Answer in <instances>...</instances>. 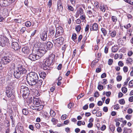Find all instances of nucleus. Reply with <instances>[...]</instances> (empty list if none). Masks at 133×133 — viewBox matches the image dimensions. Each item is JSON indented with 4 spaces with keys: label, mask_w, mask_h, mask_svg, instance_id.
<instances>
[{
    "label": "nucleus",
    "mask_w": 133,
    "mask_h": 133,
    "mask_svg": "<svg viewBox=\"0 0 133 133\" xmlns=\"http://www.w3.org/2000/svg\"><path fill=\"white\" fill-rule=\"evenodd\" d=\"M72 38L73 40H75L76 38V34H73L72 35Z\"/></svg>",
    "instance_id": "e2e57ef3"
},
{
    "label": "nucleus",
    "mask_w": 133,
    "mask_h": 133,
    "mask_svg": "<svg viewBox=\"0 0 133 133\" xmlns=\"http://www.w3.org/2000/svg\"><path fill=\"white\" fill-rule=\"evenodd\" d=\"M89 27L90 28V26L89 24L87 25L85 28V31L86 32L88 33L89 30Z\"/></svg>",
    "instance_id": "a19ab883"
},
{
    "label": "nucleus",
    "mask_w": 133,
    "mask_h": 133,
    "mask_svg": "<svg viewBox=\"0 0 133 133\" xmlns=\"http://www.w3.org/2000/svg\"><path fill=\"white\" fill-rule=\"evenodd\" d=\"M68 9L69 10L72 11L74 10V8L71 5H68Z\"/></svg>",
    "instance_id": "774afa93"
},
{
    "label": "nucleus",
    "mask_w": 133,
    "mask_h": 133,
    "mask_svg": "<svg viewBox=\"0 0 133 133\" xmlns=\"http://www.w3.org/2000/svg\"><path fill=\"white\" fill-rule=\"evenodd\" d=\"M57 7L58 9L59 10L60 13H61V12H62L63 10V8L62 5H61V4H59V3H58Z\"/></svg>",
    "instance_id": "4be33fe9"
},
{
    "label": "nucleus",
    "mask_w": 133,
    "mask_h": 133,
    "mask_svg": "<svg viewBox=\"0 0 133 133\" xmlns=\"http://www.w3.org/2000/svg\"><path fill=\"white\" fill-rule=\"evenodd\" d=\"M17 70L23 75L26 73V70L23 67V66L21 64L18 65L17 67Z\"/></svg>",
    "instance_id": "1a4fd4ad"
},
{
    "label": "nucleus",
    "mask_w": 133,
    "mask_h": 133,
    "mask_svg": "<svg viewBox=\"0 0 133 133\" xmlns=\"http://www.w3.org/2000/svg\"><path fill=\"white\" fill-rule=\"evenodd\" d=\"M123 71L125 72H126L128 71V68L126 66H124L123 68Z\"/></svg>",
    "instance_id": "338daca9"
},
{
    "label": "nucleus",
    "mask_w": 133,
    "mask_h": 133,
    "mask_svg": "<svg viewBox=\"0 0 133 133\" xmlns=\"http://www.w3.org/2000/svg\"><path fill=\"white\" fill-rule=\"evenodd\" d=\"M63 32V28L61 26L57 27L56 29V33L55 36L56 37L62 35Z\"/></svg>",
    "instance_id": "6e6552de"
},
{
    "label": "nucleus",
    "mask_w": 133,
    "mask_h": 133,
    "mask_svg": "<svg viewBox=\"0 0 133 133\" xmlns=\"http://www.w3.org/2000/svg\"><path fill=\"white\" fill-rule=\"evenodd\" d=\"M25 24L26 26L29 27L31 25V23L30 21H28L25 23Z\"/></svg>",
    "instance_id": "58836bf2"
},
{
    "label": "nucleus",
    "mask_w": 133,
    "mask_h": 133,
    "mask_svg": "<svg viewBox=\"0 0 133 133\" xmlns=\"http://www.w3.org/2000/svg\"><path fill=\"white\" fill-rule=\"evenodd\" d=\"M38 39L34 45V48L35 47L37 49H36V50L38 54L41 57L43 56L47 51V49H46L45 45L41 43L39 41V39Z\"/></svg>",
    "instance_id": "f257e3e1"
},
{
    "label": "nucleus",
    "mask_w": 133,
    "mask_h": 133,
    "mask_svg": "<svg viewBox=\"0 0 133 133\" xmlns=\"http://www.w3.org/2000/svg\"><path fill=\"white\" fill-rule=\"evenodd\" d=\"M129 85L131 88L133 86V80H132L129 82Z\"/></svg>",
    "instance_id": "5fc2aeb1"
},
{
    "label": "nucleus",
    "mask_w": 133,
    "mask_h": 133,
    "mask_svg": "<svg viewBox=\"0 0 133 133\" xmlns=\"http://www.w3.org/2000/svg\"><path fill=\"white\" fill-rule=\"evenodd\" d=\"M6 93L8 97H10L12 95V90L11 88L8 86L6 87Z\"/></svg>",
    "instance_id": "f8f14e48"
},
{
    "label": "nucleus",
    "mask_w": 133,
    "mask_h": 133,
    "mask_svg": "<svg viewBox=\"0 0 133 133\" xmlns=\"http://www.w3.org/2000/svg\"><path fill=\"white\" fill-rule=\"evenodd\" d=\"M131 129L126 128H124L123 133H131Z\"/></svg>",
    "instance_id": "c85d7f7f"
},
{
    "label": "nucleus",
    "mask_w": 133,
    "mask_h": 133,
    "mask_svg": "<svg viewBox=\"0 0 133 133\" xmlns=\"http://www.w3.org/2000/svg\"><path fill=\"white\" fill-rule=\"evenodd\" d=\"M11 46L13 49L16 51H18L21 48V46L17 42H13L12 43Z\"/></svg>",
    "instance_id": "9b49d317"
},
{
    "label": "nucleus",
    "mask_w": 133,
    "mask_h": 133,
    "mask_svg": "<svg viewBox=\"0 0 133 133\" xmlns=\"http://www.w3.org/2000/svg\"><path fill=\"white\" fill-rule=\"evenodd\" d=\"M100 83L99 82L98 83V89L99 90L101 91L103 89V86L100 84Z\"/></svg>",
    "instance_id": "72a5a7b5"
},
{
    "label": "nucleus",
    "mask_w": 133,
    "mask_h": 133,
    "mask_svg": "<svg viewBox=\"0 0 133 133\" xmlns=\"http://www.w3.org/2000/svg\"><path fill=\"white\" fill-rule=\"evenodd\" d=\"M22 112L24 115H27L28 114V111H26L25 109H22Z\"/></svg>",
    "instance_id": "c03bdc74"
},
{
    "label": "nucleus",
    "mask_w": 133,
    "mask_h": 133,
    "mask_svg": "<svg viewBox=\"0 0 133 133\" xmlns=\"http://www.w3.org/2000/svg\"><path fill=\"white\" fill-rule=\"evenodd\" d=\"M39 74L41 78L44 79L46 76V73L43 72H41L39 73Z\"/></svg>",
    "instance_id": "5701e85b"
},
{
    "label": "nucleus",
    "mask_w": 133,
    "mask_h": 133,
    "mask_svg": "<svg viewBox=\"0 0 133 133\" xmlns=\"http://www.w3.org/2000/svg\"><path fill=\"white\" fill-rule=\"evenodd\" d=\"M46 46V49H47V50H48L51 49L53 46V45L51 42H47Z\"/></svg>",
    "instance_id": "412c9836"
},
{
    "label": "nucleus",
    "mask_w": 133,
    "mask_h": 133,
    "mask_svg": "<svg viewBox=\"0 0 133 133\" xmlns=\"http://www.w3.org/2000/svg\"><path fill=\"white\" fill-rule=\"evenodd\" d=\"M26 79L28 84L32 86L36 84L38 77L36 73L31 72L27 75Z\"/></svg>",
    "instance_id": "f03ea898"
},
{
    "label": "nucleus",
    "mask_w": 133,
    "mask_h": 133,
    "mask_svg": "<svg viewBox=\"0 0 133 133\" xmlns=\"http://www.w3.org/2000/svg\"><path fill=\"white\" fill-rule=\"evenodd\" d=\"M51 121L52 122L53 124L54 125L56 124L58 122L57 119L54 118H52L51 119Z\"/></svg>",
    "instance_id": "473e14b6"
},
{
    "label": "nucleus",
    "mask_w": 133,
    "mask_h": 133,
    "mask_svg": "<svg viewBox=\"0 0 133 133\" xmlns=\"http://www.w3.org/2000/svg\"><path fill=\"white\" fill-rule=\"evenodd\" d=\"M52 41L53 42L56 47H59L63 44L64 39L62 37H61L57 39H52Z\"/></svg>",
    "instance_id": "20e7f679"
},
{
    "label": "nucleus",
    "mask_w": 133,
    "mask_h": 133,
    "mask_svg": "<svg viewBox=\"0 0 133 133\" xmlns=\"http://www.w3.org/2000/svg\"><path fill=\"white\" fill-rule=\"evenodd\" d=\"M29 90L28 88L25 86H22L21 87V93L23 96H25L29 94Z\"/></svg>",
    "instance_id": "423d86ee"
},
{
    "label": "nucleus",
    "mask_w": 133,
    "mask_h": 133,
    "mask_svg": "<svg viewBox=\"0 0 133 133\" xmlns=\"http://www.w3.org/2000/svg\"><path fill=\"white\" fill-rule=\"evenodd\" d=\"M109 32L110 36L112 37H114L116 35V32L115 30H109Z\"/></svg>",
    "instance_id": "aec40b11"
},
{
    "label": "nucleus",
    "mask_w": 133,
    "mask_h": 133,
    "mask_svg": "<svg viewBox=\"0 0 133 133\" xmlns=\"http://www.w3.org/2000/svg\"><path fill=\"white\" fill-rule=\"evenodd\" d=\"M99 8L103 12H104L105 11V9L103 5L101 4Z\"/></svg>",
    "instance_id": "c9c22d12"
},
{
    "label": "nucleus",
    "mask_w": 133,
    "mask_h": 133,
    "mask_svg": "<svg viewBox=\"0 0 133 133\" xmlns=\"http://www.w3.org/2000/svg\"><path fill=\"white\" fill-rule=\"evenodd\" d=\"M80 18L81 20H83V21L85 20V15L84 14L81 15Z\"/></svg>",
    "instance_id": "79ce46f5"
},
{
    "label": "nucleus",
    "mask_w": 133,
    "mask_h": 133,
    "mask_svg": "<svg viewBox=\"0 0 133 133\" xmlns=\"http://www.w3.org/2000/svg\"><path fill=\"white\" fill-rule=\"evenodd\" d=\"M67 116L66 114L63 115L61 117V119H62L64 120L67 117Z\"/></svg>",
    "instance_id": "6e6d98bb"
},
{
    "label": "nucleus",
    "mask_w": 133,
    "mask_h": 133,
    "mask_svg": "<svg viewBox=\"0 0 133 133\" xmlns=\"http://www.w3.org/2000/svg\"><path fill=\"white\" fill-rule=\"evenodd\" d=\"M29 107L31 109L33 110H37L38 109V106L35 105V104H33L30 106L29 105Z\"/></svg>",
    "instance_id": "393cba45"
},
{
    "label": "nucleus",
    "mask_w": 133,
    "mask_h": 133,
    "mask_svg": "<svg viewBox=\"0 0 133 133\" xmlns=\"http://www.w3.org/2000/svg\"><path fill=\"white\" fill-rule=\"evenodd\" d=\"M12 60L11 57L9 56H4L1 59L2 63L4 64H7L9 63Z\"/></svg>",
    "instance_id": "0eeeda50"
},
{
    "label": "nucleus",
    "mask_w": 133,
    "mask_h": 133,
    "mask_svg": "<svg viewBox=\"0 0 133 133\" xmlns=\"http://www.w3.org/2000/svg\"><path fill=\"white\" fill-rule=\"evenodd\" d=\"M42 67L43 69L45 70H46L48 69L49 67V66H46V65H45V64H44L43 63L42 65Z\"/></svg>",
    "instance_id": "864d4df0"
},
{
    "label": "nucleus",
    "mask_w": 133,
    "mask_h": 133,
    "mask_svg": "<svg viewBox=\"0 0 133 133\" xmlns=\"http://www.w3.org/2000/svg\"><path fill=\"white\" fill-rule=\"evenodd\" d=\"M35 126L36 128L37 129H39L41 127L40 125L38 123H37L36 124H35Z\"/></svg>",
    "instance_id": "bf43d9fd"
},
{
    "label": "nucleus",
    "mask_w": 133,
    "mask_h": 133,
    "mask_svg": "<svg viewBox=\"0 0 133 133\" xmlns=\"http://www.w3.org/2000/svg\"><path fill=\"white\" fill-rule=\"evenodd\" d=\"M101 30L103 33L104 36H105L107 34V31L104 28H102L101 29Z\"/></svg>",
    "instance_id": "c756f323"
},
{
    "label": "nucleus",
    "mask_w": 133,
    "mask_h": 133,
    "mask_svg": "<svg viewBox=\"0 0 133 133\" xmlns=\"http://www.w3.org/2000/svg\"><path fill=\"white\" fill-rule=\"evenodd\" d=\"M52 1L51 0H50L49 1L48 3V5L49 8H50L52 5Z\"/></svg>",
    "instance_id": "052dcab7"
},
{
    "label": "nucleus",
    "mask_w": 133,
    "mask_h": 133,
    "mask_svg": "<svg viewBox=\"0 0 133 133\" xmlns=\"http://www.w3.org/2000/svg\"><path fill=\"white\" fill-rule=\"evenodd\" d=\"M95 6L96 8L98 9L99 7V3L97 2H95L94 3Z\"/></svg>",
    "instance_id": "09e8293b"
},
{
    "label": "nucleus",
    "mask_w": 133,
    "mask_h": 133,
    "mask_svg": "<svg viewBox=\"0 0 133 133\" xmlns=\"http://www.w3.org/2000/svg\"><path fill=\"white\" fill-rule=\"evenodd\" d=\"M41 39L43 41L46 40L47 38V32L46 31H44L40 34Z\"/></svg>",
    "instance_id": "4468645a"
},
{
    "label": "nucleus",
    "mask_w": 133,
    "mask_h": 133,
    "mask_svg": "<svg viewBox=\"0 0 133 133\" xmlns=\"http://www.w3.org/2000/svg\"><path fill=\"white\" fill-rule=\"evenodd\" d=\"M9 40L4 35H0V45L4 47L8 43Z\"/></svg>",
    "instance_id": "39448f33"
},
{
    "label": "nucleus",
    "mask_w": 133,
    "mask_h": 133,
    "mask_svg": "<svg viewBox=\"0 0 133 133\" xmlns=\"http://www.w3.org/2000/svg\"><path fill=\"white\" fill-rule=\"evenodd\" d=\"M26 30V28L25 27H22L20 30L21 32L22 33H23Z\"/></svg>",
    "instance_id": "3c124183"
},
{
    "label": "nucleus",
    "mask_w": 133,
    "mask_h": 133,
    "mask_svg": "<svg viewBox=\"0 0 133 133\" xmlns=\"http://www.w3.org/2000/svg\"><path fill=\"white\" fill-rule=\"evenodd\" d=\"M132 117V116L131 115H127L125 116L126 118L128 120H130L131 119Z\"/></svg>",
    "instance_id": "4d7b16f0"
},
{
    "label": "nucleus",
    "mask_w": 133,
    "mask_h": 133,
    "mask_svg": "<svg viewBox=\"0 0 133 133\" xmlns=\"http://www.w3.org/2000/svg\"><path fill=\"white\" fill-rule=\"evenodd\" d=\"M111 19L112 21L115 23L116 22L117 20V18L115 16H112L111 17Z\"/></svg>",
    "instance_id": "f704fd0d"
},
{
    "label": "nucleus",
    "mask_w": 133,
    "mask_h": 133,
    "mask_svg": "<svg viewBox=\"0 0 133 133\" xmlns=\"http://www.w3.org/2000/svg\"><path fill=\"white\" fill-rule=\"evenodd\" d=\"M10 0H3L2 6H6L9 5L11 3L14 2Z\"/></svg>",
    "instance_id": "2eb2a0df"
},
{
    "label": "nucleus",
    "mask_w": 133,
    "mask_h": 133,
    "mask_svg": "<svg viewBox=\"0 0 133 133\" xmlns=\"http://www.w3.org/2000/svg\"><path fill=\"white\" fill-rule=\"evenodd\" d=\"M122 90L123 93H125L127 91V89L126 88L124 87L122 88Z\"/></svg>",
    "instance_id": "49530a36"
},
{
    "label": "nucleus",
    "mask_w": 133,
    "mask_h": 133,
    "mask_svg": "<svg viewBox=\"0 0 133 133\" xmlns=\"http://www.w3.org/2000/svg\"><path fill=\"white\" fill-rule=\"evenodd\" d=\"M122 79V77L121 76L118 75L116 78L117 80L118 81H120Z\"/></svg>",
    "instance_id": "603ef678"
},
{
    "label": "nucleus",
    "mask_w": 133,
    "mask_h": 133,
    "mask_svg": "<svg viewBox=\"0 0 133 133\" xmlns=\"http://www.w3.org/2000/svg\"><path fill=\"white\" fill-rule=\"evenodd\" d=\"M98 29V26L97 23L91 24L90 25V29L91 31H96Z\"/></svg>",
    "instance_id": "ddd939ff"
},
{
    "label": "nucleus",
    "mask_w": 133,
    "mask_h": 133,
    "mask_svg": "<svg viewBox=\"0 0 133 133\" xmlns=\"http://www.w3.org/2000/svg\"><path fill=\"white\" fill-rule=\"evenodd\" d=\"M118 49V48L117 46H113L111 48L112 52H115L117 51Z\"/></svg>",
    "instance_id": "bb28decb"
},
{
    "label": "nucleus",
    "mask_w": 133,
    "mask_h": 133,
    "mask_svg": "<svg viewBox=\"0 0 133 133\" xmlns=\"http://www.w3.org/2000/svg\"><path fill=\"white\" fill-rule=\"evenodd\" d=\"M133 54V53L132 51H130L128 52V56L130 57L132 56Z\"/></svg>",
    "instance_id": "0e129e2a"
},
{
    "label": "nucleus",
    "mask_w": 133,
    "mask_h": 133,
    "mask_svg": "<svg viewBox=\"0 0 133 133\" xmlns=\"http://www.w3.org/2000/svg\"><path fill=\"white\" fill-rule=\"evenodd\" d=\"M14 20L16 23H20L21 22V19H15Z\"/></svg>",
    "instance_id": "13d9d810"
},
{
    "label": "nucleus",
    "mask_w": 133,
    "mask_h": 133,
    "mask_svg": "<svg viewBox=\"0 0 133 133\" xmlns=\"http://www.w3.org/2000/svg\"><path fill=\"white\" fill-rule=\"evenodd\" d=\"M133 112L132 109L131 108L127 110V112L129 114H131Z\"/></svg>",
    "instance_id": "69168bd1"
},
{
    "label": "nucleus",
    "mask_w": 133,
    "mask_h": 133,
    "mask_svg": "<svg viewBox=\"0 0 133 133\" xmlns=\"http://www.w3.org/2000/svg\"><path fill=\"white\" fill-rule=\"evenodd\" d=\"M22 51L23 53L26 54H28L30 52L29 49L27 46L23 47L22 48Z\"/></svg>",
    "instance_id": "a211bd4d"
},
{
    "label": "nucleus",
    "mask_w": 133,
    "mask_h": 133,
    "mask_svg": "<svg viewBox=\"0 0 133 133\" xmlns=\"http://www.w3.org/2000/svg\"><path fill=\"white\" fill-rule=\"evenodd\" d=\"M42 115L44 118L46 119L49 118V117L48 116V114L46 112H44L43 113Z\"/></svg>",
    "instance_id": "cd10ccee"
},
{
    "label": "nucleus",
    "mask_w": 133,
    "mask_h": 133,
    "mask_svg": "<svg viewBox=\"0 0 133 133\" xmlns=\"http://www.w3.org/2000/svg\"><path fill=\"white\" fill-rule=\"evenodd\" d=\"M132 60L130 58H128L126 59V63L128 64L129 63H131V62H132Z\"/></svg>",
    "instance_id": "e433bc0d"
},
{
    "label": "nucleus",
    "mask_w": 133,
    "mask_h": 133,
    "mask_svg": "<svg viewBox=\"0 0 133 133\" xmlns=\"http://www.w3.org/2000/svg\"><path fill=\"white\" fill-rule=\"evenodd\" d=\"M50 116L52 117H54L56 115V113L52 110H50Z\"/></svg>",
    "instance_id": "7c9ffc66"
},
{
    "label": "nucleus",
    "mask_w": 133,
    "mask_h": 133,
    "mask_svg": "<svg viewBox=\"0 0 133 133\" xmlns=\"http://www.w3.org/2000/svg\"><path fill=\"white\" fill-rule=\"evenodd\" d=\"M131 27V25L130 23H129L127 25H124V27L126 29H128Z\"/></svg>",
    "instance_id": "37998d69"
},
{
    "label": "nucleus",
    "mask_w": 133,
    "mask_h": 133,
    "mask_svg": "<svg viewBox=\"0 0 133 133\" xmlns=\"http://www.w3.org/2000/svg\"><path fill=\"white\" fill-rule=\"evenodd\" d=\"M81 29V27L80 25H76L75 26L76 30L77 32H79L80 31Z\"/></svg>",
    "instance_id": "2f4dec72"
},
{
    "label": "nucleus",
    "mask_w": 133,
    "mask_h": 133,
    "mask_svg": "<svg viewBox=\"0 0 133 133\" xmlns=\"http://www.w3.org/2000/svg\"><path fill=\"white\" fill-rule=\"evenodd\" d=\"M6 133H10V127H6L5 128Z\"/></svg>",
    "instance_id": "de8ad7c7"
},
{
    "label": "nucleus",
    "mask_w": 133,
    "mask_h": 133,
    "mask_svg": "<svg viewBox=\"0 0 133 133\" xmlns=\"http://www.w3.org/2000/svg\"><path fill=\"white\" fill-rule=\"evenodd\" d=\"M95 12L96 11H94V9H91V10H88V12L89 14H92L93 13H95Z\"/></svg>",
    "instance_id": "ea45409f"
},
{
    "label": "nucleus",
    "mask_w": 133,
    "mask_h": 133,
    "mask_svg": "<svg viewBox=\"0 0 133 133\" xmlns=\"http://www.w3.org/2000/svg\"><path fill=\"white\" fill-rule=\"evenodd\" d=\"M113 62V59H109L108 61V64L109 65H112Z\"/></svg>",
    "instance_id": "8fccbe9b"
},
{
    "label": "nucleus",
    "mask_w": 133,
    "mask_h": 133,
    "mask_svg": "<svg viewBox=\"0 0 133 133\" xmlns=\"http://www.w3.org/2000/svg\"><path fill=\"white\" fill-rule=\"evenodd\" d=\"M14 75L16 78H19L23 75L17 70L14 71Z\"/></svg>",
    "instance_id": "f3484780"
},
{
    "label": "nucleus",
    "mask_w": 133,
    "mask_h": 133,
    "mask_svg": "<svg viewBox=\"0 0 133 133\" xmlns=\"http://www.w3.org/2000/svg\"><path fill=\"white\" fill-rule=\"evenodd\" d=\"M50 32L51 35H54L55 32V31L53 29H51L49 30Z\"/></svg>",
    "instance_id": "680f3d73"
},
{
    "label": "nucleus",
    "mask_w": 133,
    "mask_h": 133,
    "mask_svg": "<svg viewBox=\"0 0 133 133\" xmlns=\"http://www.w3.org/2000/svg\"><path fill=\"white\" fill-rule=\"evenodd\" d=\"M55 55L53 54L49 55L48 58L44 60L43 63L46 66H49L51 64H52L53 61L54 60Z\"/></svg>",
    "instance_id": "7ed1b4c3"
},
{
    "label": "nucleus",
    "mask_w": 133,
    "mask_h": 133,
    "mask_svg": "<svg viewBox=\"0 0 133 133\" xmlns=\"http://www.w3.org/2000/svg\"><path fill=\"white\" fill-rule=\"evenodd\" d=\"M83 10L81 8H79L77 10V11L76 14L75 16L76 17H77L79 16L80 14V15L83 14Z\"/></svg>",
    "instance_id": "6ab92c4d"
},
{
    "label": "nucleus",
    "mask_w": 133,
    "mask_h": 133,
    "mask_svg": "<svg viewBox=\"0 0 133 133\" xmlns=\"http://www.w3.org/2000/svg\"><path fill=\"white\" fill-rule=\"evenodd\" d=\"M33 102L34 104L39 105L40 104V102L39 99L36 98H34Z\"/></svg>",
    "instance_id": "b1692460"
},
{
    "label": "nucleus",
    "mask_w": 133,
    "mask_h": 133,
    "mask_svg": "<svg viewBox=\"0 0 133 133\" xmlns=\"http://www.w3.org/2000/svg\"><path fill=\"white\" fill-rule=\"evenodd\" d=\"M18 130L21 132H23L24 130V127L22 124L20 123H18L17 124V127H16Z\"/></svg>",
    "instance_id": "dca6fc26"
},
{
    "label": "nucleus",
    "mask_w": 133,
    "mask_h": 133,
    "mask_svg": "<svg viewBox=\"0 0 133 133\" xmlns=\"http://www.w3.org/2000/svg\"><path fill=\"white\" fill-rule=\"evenodd\" d=\"M70 17L69 18L68 20V23L69 24H70L71 23V20L73 21L74 20V17H73L72 14L70 15Z\"/></svg>",
    "instance_id": "a878e982"
},
{
    "label": "nucleus",
    "mask_w": 133,
    "mask_h": 133,
    "mask_svg": "<svg viewBox=\"0 0 133 133\" xmlns=\"http://www.w3.org/2000/svg\"><path fill=\"white\" fill-rule=\"evenodd\" d=\"M40 57L39 55H37L36 54H32L29 55V58L32 61H34L39 59Z\"/></svg>",
    "instance_id": "9d476101"
},
{
    "label": "nucleus",
    "mask_w": 133,
    "mask_h": 133,
    "mask_svg": "<svg viewBox=\"0 0 133 133\" xmlns=\"http://www.w3.org/2000/svg\"><path fill=\"white\" fill-rule=\"evenodd\" d=\"M10 68L11 69H14L15 68V64L13 63H12L10 64L9 66Z\"/></svg>",
    "instance_id": "4c0bfd02"
},
{
    "label": "nucleus",
    "mask_w": 133,
    "mask_h": 133,
    "mask_svg": "<svg viewBox=\"0 0 133 133\" xmlns=\"http://www.w3.org/2000/svg\"><path fill=\"white\" fill-rule=\"evenodd\" d=\"M119 103L122 105L124 104L125 102L124 100L123 99L119 100Z\"/></svg>",
    "instance_id": "a18cd8bd"
}]
</instances>
